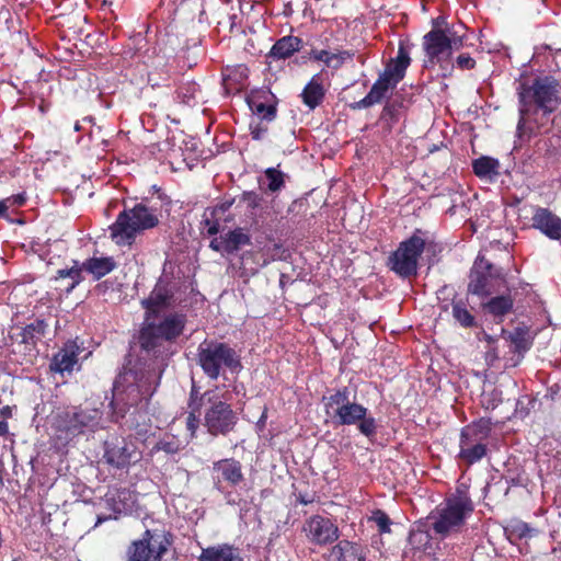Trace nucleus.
Listing matches in <instances>:
<instances>
[{"instance_id":"a19ab883","label":"nucleus","mask_w":561,"mask_h":561,"mask_svg":"<svg viewBox=\"0 0 561 561\" xmlns=\"http://www.w3.org/2000/svg\"><path fill=\"white\" fill-rule=\"evenodd\" d=\"M264 173L268 180V191L278 192L285 186V175L282 171L275 168H267Z\"/></svg>"},{"instance_id":"cd10ccee","label":"nucleus","mask_w":561,"mask_h":561,"mask_svg":"<svg viewBox=\"0 0 561 561\" xmlns=\"http://www.w3.org/2000/svg\"><path fill=\"white\" fill-rule=\"evenodd\" d=\"M49 329V322L45 318H35L25 327L22 328L19 336L20 342L26 345L35 346L41 342L47 334Z\"/></svg>"},{"instance_id":"69168bd1","label":"nucleus","mask_w":561,"mask_h":561,"mask_svg":"<svg viewBox=\"0 0 561 561\" xmlns=\"http://www.w3.org/2000/svg\"><path fill=\"white\" fill-rule=\"evenodd\" d=\"M9 432V425L7 421H0V437L7 435Z\"/></svg>"},{"instance_id":"0eeeda50","label":"nucleus","mask_w":561,"mask_h":561,"mask_svg":"<svg viewBox=\"0 0 561 561\" xmlns=\"http://www.w3.org/2000/svg\"><path fill=\"white\" fill-rule=\"evenodd\" d=\"M186 314L172 312L164 316L159 322H149L139 332V344L146 352H156L163 342L173 343L184 332Z\"/></svg>"},{"instance_id":"f3484780","label":"nucleus","mask_w":561,"mask_h":561,"mask_svg":"<svg viewBox=\"0 0 561 561\" xmlns=\"http://www.w3.org/2000/svg\"><path fill=\"white\" fill-rule=\"evenodd\" d=\"M504 277L502 270L495 268L494 265L484 257H478L470 271L467 291L480 298H485L492 294L489 288L490 279H504Z\"/></svg>"},{"instance_id":"052dcab7","label":"nucleus","mask_w":561,"mask_h":561,"mask_svg":"<svg viewBox=\"0 0 561 561\" xmlns=\"http://www.w3.org/2000/svg\"><path fill=\"white\" fill-rule=\"evenodd\" d=\"M5 201H7V203L9 201H12V205L23 206L26 202V196L24 193L16 194V195L11 196L10 198H7Z\"/></svg>"},{"instance_id":"a211bd4d","label":"nucleus","mask_w":561,"mask_h":561,"mask_svg":"<svg viewBox=\"0 0 561 561\" xmlns=\"http://www.w3.org/2000/svg\"><path fill=\"white\" fill-rule=\"evenodd\" d=\"M175 291V287L170 282L159 279L149 296L141 300V306L146 310V320L148 321L162 310L173 307Z\"/></svg>"},{"instance_id":"79ce46f5","label":"nucleus","mask_w":561,"mask_h":561,"mask_svg":"<svg viewBox=\"0 0 561 561\" xmlns=\"http://www.w3.org/2000/svg\"><path fill=\"white\" fill-rule=\"evenodd\" d=\"M381 123L391 130L399 121V110L396 104L387 103L380 115Z\"/></svg>"},{"instance_id":"72a5a7b5","label":"nucleus","mask_w":561,"mask_h":561,"mask_svg":"<svg viewBox=\"0 0 561 561\" xmlns=\"http://www.w3.org/2000/svg\"><path fill=\"white\" fill-rule=\"evenodd\" d=\"M499 160L489 156H482L472 161V171L480 179L499 175Z\"/></svg>"},{"instance_id":"ea45409f","label":"nucleus","mask_w":561,"mask_h":561,"mask_svg":"<svg viewBox=\"0 0 561 561\" xmlns=\"http://www.w3.org/2000/svg\"><path fill=\"white\" fill-rule=\"evenodd\" d=\"M432 537L428 531L425 530H412L409 535L410 545L417 550L425 551L431 545Z\"/></svg>"},{"instance_id":"c03bdc74","label":"nucleus","mask_w":561,"mask_h":561,"mask_svg":"<svg viewBox=\"0 0 561 561\" xmlns=\"http://www.w3.org/2000/svg\"><path fill=\"white\" fill-rule=\"evenodd\" d=\"M271 122L272 121L252 118L249 125L252 139L262 140L268 131V124Z\"/></svg>"},{"instance_id":"5fc2aeb1","label":"nucleus","mask_w":561,"mask_h":561,"mask_svg":"<svg viewBox=\"0 0 561 561\" xmlns=\"http://www.w3.org/2000/svg\"><path fill=\"white\" fill-rule=\"evenodd\" d=\"M232 204H233V199L225 201V202L216 205L213 208H208V211L211 216H218L219 214H224L227 210H229L231 208Z\"/></svg>"},{"instance_id":"49530a36","label":"nucleus","mask_w":561,"mask_h":561,"mask_svg":"<svg viewBox=\"0 0 561 561\" xmlns=\"http://www.w3.org/2000/svg\"><path fill=\"white\" fill-rule=\"evenodd\" d=\"M202 225L206 229L208 236H215L219 232L220 225L217 216H211L208 208H206L203 214Z\"/></svg>"},{"instance_id":"680f3d73","label":"nucleus","mask_w":561,"mask_h":561,"mask_svg":"<svg viewBox=\"0 0 561 561\" xmlns=\"http://www.w3.org/2000/svg\"><path fill=\"white\" fill-rule=\"evenodd\" d=\"M229 19V30H230V33H238L240 32V26L238 25V15L237 14H231L228 16Z\"/></svg>"},{"instance_id":"c9c22d12","label":"nucleus","mask_w":561,"mask_h":561,"mask_svg":"<svg viewBox=\"0 0 561 561\" xmlns=\"http://www.w3.org/2000/svg\"><path fill=\"white\" fill-rule=\"evenodd\" d=\"M492 421L488 417H481L477 421L471 422L470 424L463 426L461 428V432H465L467 434H470L474 436L476 438L485 440L491 432H492Z\"/></svg>"},{"instance_id":"4d7b16f0","label":"nucleus","mask_w":561,"mask_h":561,"mask_svg":"<svg viewBox=\"0 0 561 561\" xmlns=\"http://www.w3.org/2000/svg\"><path fill=\"white\" fill-rule=\"evenodd\" d=\"M316 493H298L296 494V503L308 505L316 502Z\"/></svg>"},{"instance_id":"a18cd8bd","label":"nucleus","mask_w":561,"mask_h":561,"mask_svg":"<svg viewBox=\"0 0 561 561\" xmlns=\"http://www.w3.org/2000/svg\"><path fill=\"white\" fill-rule=\"evenodd\" d=\"M181 447L179 442L174 438H162L160 439L151 449V453L164 451L167 454L173 455L180 451Z\"/></svg>"},{"instance_id":"473e14b6","label":"nucleus","mask_w":561,"mask_h":561,"mask_svg":"<svg viewBox=\"0 0 561 561\" xmlns=\"http://www.w3.org/2000/svg\"><path fill=\"white\" fill-rule=\"evenodd\" d=\"M451 314L455 321L463 329H472L478 327V322L471 310L467 307L462 299L453 300Z\"/></svg>"},{"instance_id":"13d9d810","label":"nucleus","mask_w":561,"mask_h":561,"mask_svg":"<svg viewBox=\"0 0 561 561\" xmlns=\"http://www.w3.org/2000/svg\"><path fill=\"white\" fill-rule=\"evenodd\" d=\"M209 248L216 252H225L224 234L219 238H214L209 243Z\"/></svg>"},{"instance_id":"ddd939ff","label":"nucleus","mask_w":561,"mask_h":561,"mask_svg":"<svg viewBox=\"0 0 561 561\" xmlns=\"http://www.w3.org/2000/svg\"><path fill=\"white\" fill-rule=\"evenodd\" d=\"M170 534L152 535L147 529L142 538L134 540L127 549L126 561H161L172 543Z\"/></svg>"},{"instance_id":"864d4df0","label":"nucleus","mask_w":561,"mask_h":561,"mask_svg":"<svg viewBox=\"0 0 561 561\" xmlns=\"http://www.w3.org/2000/svg\"><path fill=\"white\" fill-rule=\"evenodd\" d=\"M445 500L450 501V502L468 500L469 502H472V500L469 495V492H468V486L465 484L458 485L456 488V491L453 494H450L449 496H447Z\"/></svg>"},{"instance_id":"09e8293b","label":"nucleus","mask_w":561,"mask_h":561,"mask_svg":"<svg viewBox=\"0 0 561 561\" xmlns=\"http://www.w3.org/2000/svg\"><path fill=\"white\" fill-rule=\"evenodd\" d=\"M334 53H331L325 49H311L309 57L314 61H322L327 67H331L333 61Z\"/></svg>"},{"instance_id":"aec40b11","label":"nucleus","mask_w":561,"mask_h":561,"mask_svg":"<svg viewBox=\"0 0 561 561\" xmlns=\"http://www.w3.org/2000/svg\"><path fill=\"white\" fill-rule=\"evenodd\" d=\"M323 557L327 561H366L367 548L360 542L342 539Z\"/></svg>"},{"instance_id":"58836bf2","label":"nucleus","mask_w":561,"mask_h":561,"mask_svg":"<svg viewBox=\"0 0 561 561\" xmlns=\"http://www.w3.org/2000/svg\"><path fill=\"white\" fill-rule=\"evenodd\" d=\"M505 530L510 534V537H515L516 539L529 538L534 534V529L529 524L519 519L513 520Z\"/></svg>"},{"instance_id":"0e129e2a","label":"nucleus","mask_w":561,"mask_h":561,"mask_svg":"<svg viewBox=\"0 0 561 561\" xmlns=\"http://www.w3.org/2000/svg\"><path fill=\"white\" fill-rule=\"evenodd\" d=\"M0 416L2 417L1 421H7V419H10L12 416V409L9 405H5L0 409Z\"/></svg>"},{"instance_id":"6e6d98bb","label":"nucleus","mask_w":561,"mask_h":561,"mask_svg":"<svg viewBox=\"0 0 561 561\" xmlns=\"http://www.w3.org/2000/svg\"><path fill=\"white\" fill-rule=\"evenodd\" d=\"M377 104L375 102V100L373 99L371 94L368 92L365 98H363L362 100H359L358 102L354 103L352 105L353 108H367V107H370L373 105Z\"/></svg>"},{"instance_id":"f8f14e48","label":"nucleus","mask_w":561,"mask_h":561,"mask_svg":"<svg viewBox=\"0 0 561 561\" xmlns=\"http://www.w3.org/2000/svg\"><path fill=\"white\" fill-rule=\"evenodd\" d=\"M238 414L231 404L222 400L218 394L205 409L204 426L211 436H226L238 423Z\"/></svg>"},{"instance_id":"2eb2a0df","label":"nucleus","mask_w":561,"mask_h":561,"mask_svg":"<svg viewBox=\"0 0 561 561\" xmlns=\"http://www.w3.org/2000/svg\"><path fill=\"white\" fill-rule=\"evenodd\" d=\"M302 533L305 534L308 542L316 546L333 543L340 537V530L336 523L333 519L319 514H314L304 522Z\"/></svg>"},{"instance_id":"4be33fe9","label":"nucleus","mask_w":561,"mask_h":561,"mask_svg":"<svg viewBox=\"0 0 561 561\" xmlns=\"http://www.w3.org/2000/svg\"><path fill=\"white\" fill-rule=\"evenodd\" d=\"M488 447L484 440L460 432L459 453L457 458L463 461L468 467L479 462L486 456Z\"/></svg>"},{"instance_id":"6ab92c4d","label":"nucleus","mask_w":561,"mask_h":561,"mask_svg":"<svg viewBox=\"0 0 561 561\" xmlns=\"http://www.w3.org/2000/svg\"><path fill=\"white\" fill-rule=\"evenodd\" d=\"M253 118L275 121L277 116V99L270 90H257L247 98Z\"/></svg>"},{"instance_id":"e433bc0d","label":"nucleus","mask_w":561,"mask_h":561,"mask_svg":"<svg viewBox=\"0 0 561 561\" xmlns=\"http://www.w3.org/2000/svg\"><path fill=\"white\" fill-rule=\"evenodd\" d=\"M218 396L216 389L206 390L201 393L198 389L193 386L188 398L190 410L201 411L204 404L208 405Z\"/></svg>"},{"instance_id":"f257e3e1","label":"nucleus","mask_w":561,"mask_h":561,"mask_svg":"<svg viewBox=\"0 0 561 561\" xmlns=\"http://www.w3.org/2000/svg\"><path fill=\"white\" fill-rule=\"evenodd\" d=\"M517 133L528 138L549 130L551 114L561 105V82L551 75L535 77L520 84Z\"/></svg>"},{"instance_id":"423d86ee","label":"nucleus","mask_w":561,"mask_h":561,"mask_svg":"<svg viewBox=\"0 0 561 561\" xmlns=\"http://www.w3.org/2000/svg\"><path fill=\"white\" fill-rule=\"evenodd\" d=\"M197 363L203 373L211 380H217L222 368L231 371L241 369V360L237 351L225 342H202L197 348Z\"/></svg>"},{"instance_id":"9b49d317","label":"nucleus","mask_w":561,"mask_h":561,"mask_svg":"<svg viewBox=\"0 0 561 561\" xmlns=\"http://www.w3.org/2000/svg\"><path fill=\"white\" fill-rule=\"evenodd\" d=\"M517 216L524 226L538 230L550 240L561 241V217L550 208L526 203L518 207Z\"/></svg>"},{"instance_id":"9d476101","label":"nucleus","mask_w":561,"mask_h":561,"mask_svg":"<svg viewBox=\"0 0 561 561\" xmlns=\"http://www.w3.org/2000/svg\"><path fill=\"white\" fill-rule=\"evenodd\" d=\"M422 234V230L416 229L389 255L387 266L400 277L410 278L416 275L419 259L425 249V240Z\"/></svg>"},{"instance_id":"1a4fd4ad","label":"nucleus","mask_w":561,"mask_h":561,"mask_svg":"<svg viewBox=\"0 0 561 561\" xmlns=\"http://www.w3.org/2000/svg\"><path fill=\"white\" fill-rule=\"evenodd\" d=\"M473 512V503L465 501H444L435 513L430 515L432 530L442 539L451 534L459 533L466 523L467 516Z\"/></svg>"},{"instance_id":"f03ea898","label":"nucleus","mask_w":561,"mask_h":561,"mask_svg":"<svg viewBox=\"0 0 561 561\" xmlns=\"http://www.w3.org/2000/svg\"><path fill=\"white\" fill-rule=\"evenodd\" d=\"M154 370L124 369L118 375L113 387V399L110 405L115 421L125 417L131 407L148 401L157 388Z\"/></svg>"},{"instance_id":"e2e57ef3","label":"nucleus","mask_w":561,"mask_h":561,"mask_svg":"<svg viewBox=\"0 0 561 561\" xmlns=\"http://www.w3.org/2000/svg\"><path fill=\"white\" fill-rule=\"evenodd\" d=\"M446 25H449L444 16H438L432 21V30L435 28H445Z\"/></svg>"},{"instance_id":"7ed1b4c3","label":"nucleus","mask_w":561,"mask_h":561,"mask_svg":"<svg viewBox=\"0 0 561 561\" xmlns=\"http://www.w3.org/2000/svg\"><path fill=\"white\" fill-rule=\"evenodd\" d=\"M350 389L342 387L333 393L322 397L324 412L336 426L357 425L358 431L366 437L377 433V423L373 416H367V408L350 400Z\"/></svg>"},{"instance_id":"8fccbe9b","label":"nucleus","mask_w":561,"mask_h":561,"mask_svg":"<svg viewBox=\"0 0 561 561\" xmlns=\"http://www.w3.org/2000/svg\"><path fill=\"white\" fill-rule=\"evenodd\" d=\"M455 67L460 70H472L476 68V60L469 54H460L454 61Z\"/></svg>"},{"instance_id":"bb28decb","label":"nucleus","mask_w":561,"mask_h":561,"mask_svg":"<svg viewBox=\"0 0 561 561\" xmlns=\"http://www.w3.org/2000/svg\"><path fill=\"white\" fill-rule=\"evenodd\" d=\"M72 263L73 264L70 267L58 270L53 278L56 283H61L58 288L66 291L67 294H70L78 285L84 280L81 264L76 260H73Z\"/></svg>"},{"instance_id":"5701e85b","label":"nucleus","mask_w":561,"mask_h":561,"mask_svg":"<svg viewBox=\"0 0 561 561\" xmlns=\"http://www.w3.org/2000/svg\"><path fill=\"white\" fill-rule=\"evenodd\" d=\"M411 65V57L409 45L404 42L399 43L397 56L390 58L385 66L383 71L380 73L386 78L390 79L394 83H399L403 80L407 69Z\"/></svg>"},{"instance_id":"3c124183","label":"nucleus","mask_w":561,"mask_h":561,"mask_svg":"<svg viewBox=\"0 0 561 561\" xmlns=\"http://www.w3.org/2000/svg\"><path fill=\"white\" fill-rule=\"evenodd\" d=\"M502 403V392L499 390L491 391L484 399H483V407L486 410H494Z\"/></svg>"},{"instance_id":"412c9836","label":"nucleus","mask_w":561,"mask_h":561,"mask_svg":"<svg viewBox=\"0 0 561 561\" xmlns=\"http://www.w3.org/2000/svg\"><path fill=\"white\" fill-rule=\"evenodd\" d=\"M105 508L108 510L114 519L121 514L130 513L134 508L136 497L134 492L127 488H112L104 495Z\"/></svg>"},{"instance_id":"4468645a","label":"nucleus","mask_w":561,"mask_h":561,"mask_svg":"<svg viewBox=\"0 0 561 561\" xmlns=\"http://www.w3.org/2000/svg\"><path fill=\"white\" fill-rule=\"evenodd\" d=\"M104 461L116 469H127L141 460L136 445L123 437H114L104 443Z\"/></svg>"},{"instance_id":"c756f323","label":"nucleus","mask_w":561,"mask_h":561,"mask_svg":"<svg viewBox=\"0 0 561 561\" xmlns=\"http://www.w3.org/2000/svg\"><path fill=\"white\" fill-rule=\"evenodd\" d=\"M302 48V39L298 36L286 35L277 39L272 46L268 57L279 60L291 57Z\"/></svg>"},{"instance_id":"f704fd0d","label":"nucleus","mask_w":561,"mask_h":561,"mask_svg":"<svg viewBox=\"0 0 561 561\" xmlns=\"http://www.w3.org/2000/svg\"><path fill=\"white\" fill-rule=\"evenodd\" d=\"M529 330L527 327H516L512 332L507 333L506 339L514 345V352L523 354L531 347L528 339Z\"/></svg>"},{"instance_id":"de8ad7c7","label":"nucleus","mask_w":561,"mask_h":561,"mask_svg":"<svg viewBox=\"0 0 561 561\" xmlns=\"http://www.w3.org/2000/svg\"><path fill=\"white\" fill-rule=\"evenodd\" d=\"M199 414H201V411L190 410V412L186 416L185 425H186V430L190 432L191 438L196 437V432L201 424Z\"/></svg>"},{"instance_id":"37998d69","label":"nucleus","mask_w":561,"mask_h":561,"mask_svg":"<svg viewBox=\"0 0 561 561\" xmlns=\"http://www.w3.org/2000/svg\"><path fill=\"white\" fill-rule=\"evenodd\" d=\"M369 520L374 522L377 525L378 531L380 534H388L391 531V529H390V526L392 524L391 519L388 516V514L386 512H383L382 510H375L371 513Z\"/></svg>"},{"instance_id":"774afa93","label":"nucleus","mask_w":561,"mask_h":561,"mask_svg":"<svg viewBox=\"0 0 561 561\" xmlns=\"http://www.w3.org/2000/svg\"><path fill=\"white\" fill-rule=\"evenodd\" d=\"M342 66H343V62H342L340 59H337V57L334 55V56H333V61H332V64H331V67H330V68H332V69H334V70H337V69H340Z\"/></svg>"},{"instance_id":"b1692460","label":"nucleus","mask_w":561,"mask_h":561,"mask_svg":"<svg viewBox=\"0 0 561 561\" xmlns=\"http://www.w3.org/2000/svg\"><path fill=\"white\" fill-rule=\"evenodd\" d=\"M80 354V347L76 341H67L64 346L54 354L49 369L50 371L64 374L71 373L75 365L78 363V356Z\"/></svg>"},{"instance_id":"6e6552de","label":"nucleus","mask_w":561,"mask_h":561,"mask_svg":"<svg viewBox=\"0 0 561 561\" xmlns=\"http://www.w3.org/2000/svg\"><path fill=\"white\" fill-rule=\"evenodd\" d=\"M101 419L102 412L99 409L72 407L57 412L53 426L59 437L72 439L85 432H94Z\"/></svg>"},{"instance_id":"393cba45","label":"nucleus","mask_w":561,"mask_h":561,"mask_svg":"<svg viewBox=\"0 0 561 561\" xmlns=\"http://www.w3.org/2000/svg\"><path fill=\"white\" fill-rule=\"evenodd\" d=\"M481 309L485 314L493 318L495 323H502L504 318L514 309V298L512 295H499L491 297L481 304Z\"/></svg>"},{"instance_id":"c85d7f7f","label":"nucleus","mask_w":561,"mask_h":561,"mask_svg":"<svg viewBox=\"0 0 561 561\" xmlns=\"http://www.w3.org/2000/svg\"><path fill=\"white\" fill-rule=\"evenodd\" d=\"M197 561H243L237 548L222 543L202 550Z\"/></svg>"},{"instance_id":"dca6fc26","label":"nucleus","mask_w":561,"mask_h":561,"mask_svg":"<svg viewBox=\"0 0 561 561\" xmlns=\"http://www.w3.org/2000/svg\"><path fill=\"white\" fill-rule=\"evenodd\" d=\"M211 469L214 488L220 492L226 488L237 489L245 481L243 466L236 458L214 461Z\"/></svg>"},{"instance_id":"20e7f679","label":"nucleus","mask_w":561,"mask_h":561,"mask_svg":"<svg viewBox=\"0 0 561 561\" xmlns=\"http://www.w3.org/2000/svg\"><path fill=\"white\" fill-rule=\"evenodd\" d=\"M465 34H460L454 26L446 25L445 28L431 30L423 36V49L426 58L425 68L438 66L442 78L451 77L455 65L453 61L454 50L463 47Z\"/></svg>"},{"instance_id":"7c9ffc66","label":"nucleus","mask_w":561,"mask_h":561,"mask_svg":"<svg viewBox=\"0 0 561 561\" xmlns=\"http://www.w3.org/2000/svg\"><path fill=\"white\" fill-rule=\"evenodd\" d=\"M302 103L309 108L318 107L325 98V90L320 80V75H314L305 85L300 94Z\"/></svg>"},{"instance_id":"2f4dec72","label":"nucleus","mask_w":561,"mask_h":561,"mask_svg":"<svg viewBox=\"0 0 561 561\" xmlns=\"http://www.w3.org/2000/svg\"><path fill=\"white\" fill-rule=\"evenodd\" d=\"M251 243V236L244 228L237 227L224 233L225 253L228 255L237 253L241 248Z\"/></svg>"},{"instance_id":"bf43d9fd","label":"nucleus","mask_w":561,"mask_h":561,"mask_svg":"<svg viewBox=\"0 0 561 561\" xmlns=\"http://www.w3.org/2000/svg\"><path fill=\"white\" fill-rule=\"evenodd\" d=\"M334 55L344 64L346 60L353 59L355 53L353 50H340L337 53H334Z\"/></svg>"},{"instance_id":"a878e982","label":"nucleus","mask_w":561,"mask_h":561,"mask_svg":"<svg viewBox=\"0 0 561 561\" xmlns=\"http://www.w3.org/2000/svg\"><path fill=\"white\" fill-rule=\"evenodd\" d=\"M117 267V263L112 256H91L81 263V270L92 276L93 280H99Z\"/></svg>"},{"instance_id":"39448f33","label":"nucleus","mask_w":561,"mask_h":561,"mask_svg":"<svg viewBox=\"0 0 561 561\" xmlns=\"http://www.w3.org/2000/svg\"><path fill=\"white\" fill-rule=\"evenodd\" d=\"M158 224L157 209L148 207L144 203H138L133 208H125L118 214L111 231L118 244L130 245L138 233L152 229Z\"/></svg>"},{"instance_id":"338daca9","label":"nucleus","mask_w":561,"mask_h":561,"mask_svg":"<svg viewBox=\"0 0 561 561\" xmlns=\"http://www.w3.org/2000/svg\"><path fill=\"white\" fill-rule=\"evenodd\" d=\"M8 208L9 206L7 204V201H0V218L7 215Z\"/></svg>"},{"instance_id":"603ef678","label":"nucleus","mask_w":561,"mask_h":561,"mask_svg":"<svg viewBox=\"0 0 561 561\" xmlns=\"http://www.w3.org/2000/svg\"><path fill=\"white\" fill-rule=\"evenodd\" d=\"M241 199L247 203L248 207L251 209H255L261 205L262 197L253 192V191H245L241 195Z\"/></svg>"},{"instance_id":"4c0bfd02","label":"nucleus","mask_w":561,"mask_h":561,"mask_svg":"<svg viewBox=\"0 0 561 561\" xmlns=\"http://www.w3.org/2000/svg\"><path fill=\"white\" fill-rule=\"evenodd\" d=\"M397 83L392 82L390 79L386 78L382 75H379L378 79L374 82L373 87L369 90L375 102L380 103L389 92L397 88Z\"/></svg>"}]
</instances>
